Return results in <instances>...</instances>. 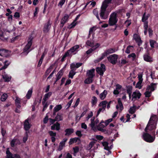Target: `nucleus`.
<instances>
[{
	"mask_svg": "<svg viewBox=\"0 0 158 158\" xmlns=\"http://www.w3.org/2000/svg\"><path fill=\"white\" fill-rule=\"evenodd\" d=\"M8 62L7 60H6L4 62V65L2 66L0 69V70H2L3 69H6L8 65L9 64H6L7 62Z\"/></svg>",
	"mask_w": 158,
	"mask_h": 158,
	"instance_id": "nucleus-53",
	"label": "nucleus"
},
{
	"mask_svg": "<svg viewBox=\"0 0 158 158\" xmlns=\"http://www.w3.org/2000/svg\"><path fill=\"white\" fill-rule=\"evenodd\" d=\"M143 58L144 60L148 62H152L153 61L152 57H151L149 53H146L143 55Z\"/></svg>",
	"mask_w": 158,
	"mask_h": 158,
	"instance_id": "nucleus-15",
	"label": "nucleus"
},
{
	"mask_svg": "<svg viewBox=\"0 0 158 158\" xmlns=\"http://www.w3.org/2000/svg\"><path fill=\"white\" fill-rule=\"evenodd\" d=\"M49 122H50V125L53 124L51 126V129L52 130H56L57 131H59L60 129V124L58 122L54 123L56 121L55 118L54 119L52 118H49Z\"/></svg>",
	"mask_w": 158,
	"mask_h": 158,
	"instance_id": "nucleus-3",
	"label": "nucleus"
},
{
	"mask_svg": "<svg viewBox=\"0 0 158 158\" xmlns=\"http://www.w3.org/2000/svg\"><path fill=\"white\" fill-rule=\"evenodd\" d=\"M32 89H29L26 95V97L28 99H30L31 98V95L32 94Z\"/></svg>",
	"mask_w": 158,
	"mask_h": 158,
	"instance_id": "nucleus-33",
	"label": "nucleus"
},
{
	"mask_svg": "<svg viewBox=\"0 0 158 158\" xmlns=\"http://www.w3.org/2000/svg\"><path fill=\"white\" fill-rule=\"evenodd\" d=\"M88 110L87 109H86L81 114L78 120L77 121V122H78L80 121L81 118L86 113Z\"/></svg>",
	"mask_w": 158,
	"mask_h": 158,
	"instance_id": "nucleus-51",
	"label": "nucleus"
},
{
	"mask_svg": "<svg viewBox=\"0 0 158 158\" xmlns=\"http://www.w3.org/2000/svg\"><path fill=\"white\" fill-rule=\"evenodd\" d=\"M118 102L120 107V110L121 111L123 110L124 108L120 98H119L118 99Z\"/></svg>",
	"mask_w": 158,
	"mask_h": 158,
	"instance_id": "nucleus-35",
	"label": "nucleus"
},
{
	"mask_svg": "<svg viewBox=\"0 0 158 158\" xmlns=\"http://www.w3.org/2000/svg\"><path fill=\"white\" fill-rule=\"evenodd\" d=\"M92 78L88 77V78L85 80V83L88 84L92 83L93 81Z\"/></svg>",
	"mask_w": 158,
	"mask_h": 158,
	"instance_id": "nucleus-45",
	"label": "nucleus"
},
{
	"mask_svg": "<svg viewBox=\"0 0 158 158\" xmlns=\"http://www.w3.org/2000/svg\"><path fill=\"white\" fill-rule=\"evenodd\" d=\"M1 56H3L6 54L8 53V51L4 48H1Z\"/></svg>",
	"mask_w": 158,
	"mask_h": 158,
	"instance_id": "nucleus-39",
	"label": "nucleus"
},
{
	"mask_svg": "<svg viewBox=\"0 0 158 158\" xmlns=\"http://www.w3.org/2000/svg\"><path fill=\"white\" fill-rule=\"evenodd\" d=\"M76 134L78 136L79 138H81L82 136V134H81V131L79 130L77 131H76Z\"/></svg>",
	"mask_w": 158,
	"mask_h": 158,
	"instance_id": "nucleus-60",
	"label": "nucleus"
},
{
	"mask_svg": "<svg viewBox=\"0 0 158 158\" xmlns=\"http://www.w3.org/2000/svg\"><path fill=\"white\" fill-rule=\"evenodd\" d=\"M48 133L51 137H56V133L52 131H49Z\"/></svg>",
	"mask_w": 158,
	"mask_h": 158,
	"instance_id": "nucleus-58",
	"label": "nucleus"
},
{
	"mask_svg": "<svg viewBox=\"0 0 158 158\" xmlns=\"http://www.w3.org/2000/svg\"><path fill=\"white\" fill-rule=\"evenodd\" d=\"M33 39V37L31 35H30L29 37L27 43L24 48L23 52L26 53L27 55L30 52L29 49L32 45Z\"/></svg>",
	"mask_w": 158,
	"mask_h": 158,
	"instance_id": "nucleus-4",
	"label": "nucleus"
},
{
	"mask_svg": "<svg viewBox=\"0 0 158 158\" xmlns=\"http://www.w3.org/2000/svg\"><path fill=\"white\" fill-rule=\"evenodd\" d=\"M98 11L96 9H94L93 11V14L96 16L97 18L99 21H100V18L98 14Z\"/></svg>",
	"mask_w": 158,
	"mask_h": 158,
	"instance_id": "nucleus-32",
	"label": "nucleus"
},
{
	"mask_svg": "<svg viewBox=\"0 0 158 158\" xmlns=\"http://www.w3.org/2000/svg\"><path fill=\"white\" fill-rule=\"evenodd\" d=\"M82 64V63H77L76 64L74 63H73L70 64V68H72L73 69H75L76 70V68H78Z\"/></svg>",
	"mask_w": 158,
	"mask_h": 158,
	"instance_id": "nucleus-20",
	"label": "nucleus"
},
{
	"mask_svg": "<svg viewBox=\"0 0 158 158\" xmlns=\"http://www.w3.org/2000/svg\"><path fill=\"white\" fill-rule=\"evenodd\" d=\"M43 105H44V107L42 110V111L44 112L46 110L47 108L48 107V103L47 102H45V103Z\"/></svg>",
	"mask_w": 158,
	"mask_h": 158,
	"instance_id": "nucleus-63",
	"label": "nucleus"
},
{
	"mask_svg": "<svg viewBox=\"0 0 158 158\" xmlns=\"http://www.w3.org/2000/svg\"><path fill=\"white\" fill-rule=\"evenodd\" d=\"M70 69L71 70L69 73L68 76L69 78L73 79L74 76L76 74V72H75V69H73L72 68Z\"/></svg>",
	"mask_w": 158,
	"mask_h": 158,
	"instance_id": "nucleus-24",
	"label": "nucleus"
},
{
	"mask_svg": "<svg viewBox=\"0 0 158 158\" xmlns=\"http://www.w3.org/2000/svg\"><path fill=\"white\" fill-rule=\"evenodd\" d=\"M115 51V49L113 48H110L106 50L104 53L102 54L101 57L98 59L99 61H100L103 59L105 57L109 54L114 53Z\"/></svg>",
	"mask_w": 158,
	"mask_h": 158,
	"instance_id": "nucleus-5",
	"label": "nucleus"
},
{
	"mask_svg": "<svg viewBox=\"0 0 158 158\" xmlns=\"http://www.w3.org/2000/svg\"><path fill=\"white\" fill-rule=\"evenodd\" d=\"M146 92L144 93L145 97L149 98L151 95L152 92L149 91V90H146Z\"/></svg>",
	"mask_w": 158,
	"mask_h": 158,
	"instance_id": "nucleus-50",
	"label": "nucleus"
},
{
	"mask_svg": "<svg viewBox=\"0 0 158 158\" xmlns=\"http://www.w3.org/2000/svg\"><path fill=\"white\" fill-rule=\"evenodd\" d=\"M157 84L156 83H152L150 85H148L146 90H150L151 92L155 90V88H156V86Z\"/></svg>",
	"mask_w": 158,
	"mask_h": 158,
	"instance_id": "nucleus-17",
	"label": "nucleus"
},
{
	"mask_svg": "<svg viewBox=\"0 0 158 158\" xmlns=\"http://www.w3.org/2000/svg\"><path fill=\"white\" fill-rule=\"evenodd\" d=\"M63 74V72L62 69H61L57 73L56 77L60 79L61 78Z\"/></svg>",
	"mask_w": 158,
	"mask_h": 158,
	"instance_id": "nucleus-36",
	"label": "nucleus"
},
{
	"mask_svg": "<svg viewBox=\"0 0 158 158\" xmlns=\"http://www.w3.org/2000/svg\"><path fill=\"white\" fill-rule=\"evenodd\" d=\"M106 70V66L103 64H101L100 67H98L96 69L97 72L101 76L103 75L104 73Z\"/></svg>",
	"mask_w": 158,
	"mask_h": 158,
	"instance_id": "nucleus-7",
	"label": "nucleus"
},
{
	"mask_svg": "<svg viewBox=\"0 0 158 158\" xmlns=\"http://www.w3.org/2000/svg\"><path fill=\"white\" fill-rule=\"evenodd\" d=\"M108 6V4L103 2L102 4L100 10H106Z\"/></svg>",
	"mask_w": 158,
	"mask_h": 158,
	"instance_id": "nucleus-30",
	"label": "nucleus"
},
{
	"mask_svg": "<svg viewBox=\"0 0 158 158\" xmlns=\"http://www.w3.org/2000/svg\"><path fill=\"white\" fill-rule=\"evenodd\" d=\"M156 118L157 117L156 115H153L151 116L148 123L145 129L144 130L145 132H147L148 130L152 131L156 128V125L153 121H156Z\"/></svg>",
	"mask_w": 158,
	"mask_h": 158,
	"instance_id": "nucleus-1",
	"label": "nucleus"
},
{
	"mask_svg": "<svg viewBox=\"0 0 158 158\" xmlns=\"http://www.w3.org/2000/svg\"><path fill=\"white\" fill-rule=\"evenodd\" d=\"M118 19L117 18L110 17L109 20V25L110 26H112L116 25L118 22Z\"/></svg>",
	"mask_w": 158,
	"mask_h": 158,
	"instance_id": "nucleus-16",
	"label": "nucleus"
},
{
	"mask_svg": "<svg viewBox=\"0 0 158 158\" xmlns=\"http://www.w3.org/2000/svg\"><path fill=\"white\" fill-rule=\"evenodd\" d=\"M118 56L117 54H113L107 57L108 61L111 64L114 65L117 62Z\"/></svg>",
	"mask_w": 158,
	"mask_h": 158,
	"instance_id": "nucleus-6",
	"label": "nucleus"
},
{
	"mask_svg": "<svg viewBox=\"0 0 158 158\" xmlns=\"http://www.w3.org/2000/svg\"><path fill=\"white\" fill-rule=\"evenodd\" d=\"M2 78L4 79V81L6 82H9L11 79V77H8L7 75H2Z\"/></svg>",
	"mask_w": 158,
	"mask_h": 158,
	"instance_id": "nucleus-34",
	"label": "nucleus"
},
{
	"mask_svg": "<svg viewBox=\"0 0 158 158\" xmlns=\"http://www.w3.org/2000/svg\"><path fill=\"white\" fill-rule=\"evenodd\" d=\"M143 27L144 29V35H146L147 34L148 31V25H147V24L143 25Z\"/></svg>",
	"mask_w": 158,
	"mask_h": 158,
	"instance_id": "nucleus-55",
	"label": "nucleus"
},
{
	"mask_svg": "<svg viewBox=\"0 0 158 158\" xmlns=\"http://www.w3.org/2000/svg\"><path fill=\"white\" fill-rule=\"evenodd\" d=\"M51 24L50 23V21L49 20L47 23L44 25L43 29V31L44 33L48 32L50 30Z\"/></svg>",
	"mask_w": 158,
	"mask_h": 158,
	"instance_id": "nucleus-12",
	"label": "nucleus"
},
{
	"mask_svg": "<svg viewBox=\"0 0 158 158\" xmlns=\"http://www.w3.org/2000/svg\"><path fill=\"white\" fill-rule=\"evenodd\" d=\"M127 92V94L132 93V86L131 85L126 86Z\"/></svg>",
	"mask_w": 158,
	"mask_h": 158,
	"instance_id": "nucleus-46",
	"label": "nucleus"
},
{
	"mask_svg": "<svg viewBox=\"0 0 158 158\" xmlns=\"http://www.w3.org/2000/svg\"><path fill=\"white\" fill-rule=\"evenodd\" d=\"M55 119L56 121L59 122L62 120L63 118L61 115L57 114L55 117Z\"/></svg>",
	"mask_w": 158,
	"mask_h": 158,
	"instance_id": "nucleus-29",
	"label": "nucleus"
},
{
	"mask_svg": "<svg viewBox=\"0 0 158 158\" xmlns=\"http://www.w3.org/2000/svg\"><path fill=\"white\" fill-rule=\"evenodd\" d=\"M115 12H116L117 15H122L123 13L125 12V10L123 9H118L116 10Z\"/></svg>",
	"mask_w": 158,
	"mask_h": 158,
	"instance_id": "nucleus-40",
	"label": "nucleus"
},
{
	"mask_svg": "<svg viewBox=\"0 0 158 158\" xmlns=\"http://www.w3.org/2000/svg\"><path fill=\"white\" fill-rule=\"evenodd\" d=\"M52 95V92H48L45 94L42 101L43 104H44V103H45V102H46L47 99L50 98Z\"/></svg>",
	"mask_w": 158,
	"mask_h": 158,
	"instance_id": "nucleus-18",
	"label": "nucleus"
},
{
	"mask_svg": "<svg viewBox=\"0 0 158 158\" xmlns=\"http://www.w3.org/2000/svg\"><path fill=\"white\" fill-rule=\"evenodd\" d=\"M107 103V102L106 101H104L101 102L99 104V106H105V109H106V105Z\"/></svg>",
	"mask_w": 158,
	"mask_h": 158,
	"instance_id": "nucleus-44",
	"label": "nucleus"
},
{
	"mask_svg": "<svg viewBox=\"0 0 158 158\" xmlns=\"http://www.w3.org/2000/svg\"><path fill=\"white\" fill-rule=\"evenodd\" d=\"M136 109V106L135 105H134L132 107H131L129 111V113L131 114H133L135 112Z\"/></svg>",
	"mask_w": 158,
	"mask_h": 158,
	"instance_id": "nucleus-31",
	"label": "nucleus"
},
{
	"mask_svg": "<svg viewBox=\"0 0 158 158\" xmlns=\"http://www.w3.org/2000/svg\"><path fill=\"white\" fill-rule=\"evenodd\" d=\"M102 143L103 146L104 147V149L109 151L110 150L109 147L108 146V143L106 141H104L102 142Z\"/></svg>",
	"mask_w": 158,
	"mask_h": 158,
	"instance_id": "nucleus-28",
	"label": "nucleus"
},
{
	"mask_svg": "<svg viewBox=\"0 0 158 158\" xmlns=\"http://www.w3.org/2000/svg\"><path fill=\"white\" fill-rule=\"evenodd\" d=\"M86 44L87 45L90 47H92L94 45L93 42L89 40H87V41L86 42Z\"/></svg>",
	"mask_w": 158,
	"mask_h": 158,
	"instance_id": "nucleus-61",
	"label": "nucleus"
},
{
	"mask_svg": "<svg viewBox=\"0 0 158 158\" xmlns=\"http://www.w3.org/2000/svg\"><path fill=\"white\" fill-rule=\"evenodd\" d=\"M134 38L136 42L137 43L138 46L139 47L143 42V41L141 40L140 37L135 34L134 35Z\"/></svg>",
	"mask_w": 158,
	"mask_h": 158,
	"instance_id": "nucleus-14",
	"label": "nucleus"
},
{
	"mask_svg": "<svg viewBox=\"0 0 158 158\" xmlns=\"http://www.w3.org/2000/svg\"><path fill=\"white\" fill-rule=\"evenodd\" d=\"M98 130L99 131H100L104 133L105 134H109V132L107 130H106L105 129H103L102 128H101L100 127H98Z\"/></svg>",
	"mask_w": 158,
	"mask_h": 158,
	"instance_id": "nucleus-41",
	"label": "nucleus"
},
{
	"mask_svg": "<svg viewBox=\"0 0 158 158\" xmlns=\"http://www.w3.org/2000/svg\"><path fill=\"white\" fill-rule=\"evenodd\" d=\"M149 42L151 47L152 48H154V45L156 43V41L155 40H150Z\"/></svg>",
	"mask_w": 158,
	"mask_h": 158,
	"instance_id": "nucleus-57",
	"label": "nucleus"
},
{
	"mask_svg": "<svg viewBox=\"0 0 158 158\" xmlns=\"http://www.w3.org/2000/svg\"><path fill=\"white\" fill-rule=\"evenodd\" d=\"M65 2V0H60L58 4V6L61 7L64 4Z\"/></svg>",
	"mask_w": 158,
	"mask_h": 158,
	"instance_id": "nucleus-56",
	"label": "nucleus"
},
{
	"mask_svg": "<svg viewBox=\"0 0 158 158\" xmlns=\"http://www.w3.org/2000/svg\"><path fill=\"white\" fill-rule=\"evenodd\" d=\"M15 105L17 108L20 109L21 107V100L20 98L18 97H16L15 100Z\"/></svg>",
	"mask_w": 158,
	"mask_h": 158,
	"instance_id": "nucleus-23",
	"label": "nucleus"
},
{
	"mask_svg": "<svg viewBox=\"0 0 158 158\" xmlns=\"http://www.w3.org/2000/svg\"><path fill=\"white\" fill-rule=\"evenodd\" d=\"M113 118H109L107 120H105V121L104 122V123L105 124V126H107L110 122H111L113 121Z\"/></svg>",
	"mask_w": 158,
	"mask_h": 158,
	"instance_id": "nucleus-54",
	"label": "nucleus"
},
{
	"mask_svg": "<svg viewBox=\"0 0 158 158\" xmlns=\"http://www.w3.org/2000/svg\"><path fill=\"white\" fill-rule=\"evenodd\" d=\"M67 139H68L67 138L64 139H63V140L61 142H60V143L59 145H60L61 146H65V143L67 140Z\"/></svg>",
	"mask_w": 158,
	"mask_h": 158,
	"instance_id": "nucleus-48",
	"label": "nucleus"
},
{
	"mask_svg": "<svg viewBox=\"0 0 158 158\" xmlns=\"http://www.w3.org/2000/svg\"><path fill=\"white\" fill-rule=\"evenodd\" d=\"M146 13L145 12L143 14L142 17L141 21L142 22L144 23L143 25L147 24V25H148V20L150 15L149 14H147V15H146Z\"/></svg>",
	"mask_w": 158,
	"mask_h": 158,
	"instance_id": "nucleus-10",
	"label": "nucleus"
},
{
	"mask_svg": "<svg viewBox=\"0 0 158 158\" xmlns=\"http://www.w3.org/2000/svg\"><path fill=\"white\" fill-rule=\"evenodd\" d=\"M62 108V106L61 105L59 104L56 106L54 107V110H55V112H58Z\"/></svg>",
	"mask_w": 158,
	"mask_h": 158,
	"instance_id": "nucleus-38",
	"label": "nucleus"
},
{
	"mask_svg": "<svg viewBox=\"0 0 158 158\" xmlns=\"http://www.w3.org/2000/svg\"><path fill=\"white\" fill-rule=\"evenodd\" d=\"M141 95V94L140 92L137 93L136 92H134L132 94V98H138L139 99Z\"/></svg>",
	"mask_w": 158,
	"mask_h": 158,
	"instance_id": "nucleus-25",
	"label": "nucleus"
},
{
	"mask_svg": "<svg viewBox=\"0 0 158 158\" xmlns=\"http://www.w3.org/2000/svg\"><path fill=\"white\" fill-rule=\"evenodd\" d=\"M95 69H94L88 70L87 73V75L91 78H93L95 76Z\"/></svg>",
	"mask_w": 158,
	"mask_h": 158,
	"instance_id": "nucleus-19",
	"label": "nucleus"
},
{
	"mask_svg": "<svg viewBox=\"0 0 158 158\" xmlns=\"http://www.w3.org/2000/svg\"><path fill=\"white\" fill-rule=\"evenodd\" d=\"M7 98V95L6 94H3L1 96V100L2 102H4Z\"/></svg>",
	"mask_w": 158,
	"mask_h": 158,
	"instance_id": "nucleus-37",
	"label": "nucleus"
},
{
	"mask_svg": "<svg viewBox=\"0 0 158 158\" xmlns=\"http://www.w3.org/2000/svg\"><path fill=\"white\" fill-rule=\"evenodd\" d=\"M98 102V99L95 96H93L92 98L91 103L92 106H96Z\"/></svg>",
	"mask_w": 158,
	"mask_h": 158,
	"instance_id": "nucleus-27",
	"label": "nucleus"
},
{
	"mask_svg": "<svg viewBox=\"0 0 158 158\" xmlns=\"http://www.w3.org/2000/svg\"><path fill=\"white\" fill-rule=\"evenodd\" d=\"M48 51V49H47L44 48V52L41 55L40 58L44 59L45 55L47 54Z\"/></svg>",
	"mask_w": 158,
	"mask_h": 158,
	"instance_id": "nucleus-52",
	"label": "nucleus"
},
{
	"mask_svg": "<svg viewBox=\"0 0 158 158\" xmlns=\"http://www.w3.org/2000/svg\"><path fill=\"white\" fill-rule=\"evenodd\" d=\"M95 121H91L90 123V127H91L92 129L94 130V129H95Z\"/></svg>",
	"mask_w": 158,
	"mask_h": 158,
	"instance_id": "nucleus-64",
	"label": "nucleus"
},
{
	"mask_svg": "<svg viewBox=\"0 0 158 158\" xmlns=\"http://www.w3.org/2000/svg\"><path fill=\"white\" fill-rule=\"evenodd\" d=\"M74 152V154L77 153L79 151V148L78 146H75L73 148Z\"/></svg>",
	"mask_w": 158,
	"mask_h": 158,
	"instance_id": "nucleus-62",
	"label": "nucleus"
},
{
	"mask_svg": "<svg viewBox=\"0 0 158 158\" xmlns=\"http://www.w3.org/2000/svg\"><path fill=\"white\" fill-rule=\"evenodd\" d=\"M131 47H133L132 46H128L127 47L126 50H125V52L127 54H129L130 52V48Z\"/></svg>",
	"mask_w": 158,
	"mask_h": 158,
	"instance_id": "nucleus-59",
	"label": "nucleus"
},
{
	"mask_svg": "<svg viewBox=\"0 0 158 158\" xmlns=\"http://www.w3.org/2000/svg\"><path fill=\"white\" fill-rule=\"evenodd\" d=\"M107 94V91L105 90L99 95V97L101 100H103L106 97Z\"/></svg>",
	"mask_w": 158,
	"mask_h": 158,
	"instance_id": "nucleus-26",
	"label": "nucleus"
},
{
	"mask_svg": "<svg viewBox=\"0 0 158 158\" xmlns=\"http://www.w3.org/2000/svg\"><path fill=\"white\" fill-rule=\"evenodd\" d=\"M128 58H130L131 57L132 58V60H134L136 58V56L135 53H132L129 55L128 56Z\"/></svg>",
	"mask_w": 158,
	"mask_h": 158,
	"instance_id": "nucleus-43",
	"label": "nucleus"
},
{
	"mask_svg": "<svg viewBox=\"0 0 158 158\" xmlns=\"http://www.w3.org/2000/svg\"><path fill=\"white\" fill-rule=\"evenodd\" d=\"M103 123H105L104 121L103 120H102L100 123L97 126V128H98V127H100L101 128H102L103 129L106 126L105 125H104L103 124Z\"/></svg>",
	"mask_w": 158,
	"mask_h": 158,
	"instance_id": "nucleus-47",
	"label": "nucleus"
},
{
	"mask_svg": "<svg viewBox=\"0 0 158 158\" xmlns=\"http://www.w3.org/2000/svg\"><path fill=\"white\" fill-rule=\"evenodd\" d=\"M79 48V46L78 45H76L72 47L69 49L71 53L73 55L76 54L78 51Z\"/></svg>",
	"mask_w": 158,
	"mask_h": 158,
	"instance_id": "nucleus-13",
	"label": "nucleus"
},
{
	"mask_svg": "<svg viewBox=\"0 0 158 158\" xmlns=\"http://www.w3.org/2000/svg\"><path fill=\"white\" fill-rule=\"evenodd\" d=\"M146 132V133H144L143 135V138L144 140L148 143L153 142L155 139V131H153L152 132V134L154 135V136H152L151 135L147 133L148 132V131L147 132Z\"/></svg>",
	"mask_w": 158,
	"mask_h": 158,
	"instance_id": "nucleus-2",
	"label": "nucleus"
},
{
	"mask_svg": "<svg viewBox=\"0 0 158 158\" xmlns=\"http://www.w3.org/2000/svg\"><path fill=\"white\" fill-rule=\"evenodd\" d=\"M77 141H80V139L78 137H75L71 138L69 142V145H72L74 143H76Z\"/></svg>",
	"mask_w": 158,
	"mask_h": 158,
	"instance_id": "nucleus-21",
	"label": "nucleus"
},
{
	"mask_svg": "<svg viewBox=\"0 0 158 158\" xmlns=\"http://www.w3.org/2000/svg\"><path fill=\"white\" fill-rule=\"evenodd\" d=\"M142 82V80H140L137 83L135 87L136 88H138L139 89H140L142 88V86L141 84Z\"/></svg>",
	"mask_w": 158,
	"mask_h": 158,
	"instance_id": "nucleus-42",
	"label": "nucleus"
},
{
	"mask_svg": "<svg viewBox=\"0 0 158 158\" xmlns=\"http://www.w3.org/2000/svg\"><path fill=\"white\" fill-rule=\"evenodd\" d=\"M6 156L5 158H21L20 155L17 154H14V157L13 156L12 154L10 152L9 148H7L6 151Z\"/></svg>",
	"mask_w": 158,
	"mask_h": 158,
	"instance_id": "nucleus-9",
	"label": "nucleus"
},
{
	"mask_svg": "<svg viewBox=\"0 0 158 158\" xmlns=\"http://www.w3.org/2000/svg\"><path fill=\"white\" fill-rule=\"evenodd\" d=\"M109 13L106 10H100L99 11V15L100 19L106 20L108 17Z\"/></svg>",
	"mask_w": 158,
	"mask_h": 158,
	"instance_id": "nucleus-8",
	"label": "nucleus"
},
{
	"mask_svg": "<svg viewBox=\"0 0 158 158\" xmlns=\"http://www.w3.org/2000/svg\"><path fill=\"white\" fill-rule=\"evenodd\" d=\"M65 136H69L71 135L72 133L74 132V129L73 128H67L65 130Z\"/></svg>",
	"mask_w": 158,
	"mask_h": 158,
	"instance_id": "nucleus-22",
	"label": "nucleus"
},
{
	"mask_svg": "<svg viewBox=\"0 0 158 158\" xmlns=\"http://www.w3.org/2000/svg\"><path fill=\"white\" fill-rule=\"evenodd\" d=\"M105 110V106H102V108H100L98 111L96 117H97L99 115L101 112H103Z\"/></svg>",
	"mask_w": 158,
	"mask_h": 158,
	"instance_id": "nucleus-49",
	"label": "nucleus"
},
{
	"mask_svg": "<svg viewBox=\"0 0 158 158\" xmlns=\"http://www.w3.org/2000/svg\"><path fill=\"white\" fill-rule=\"evenodd\" d=\"M29 119L27 118L26 119L23 123L24 129L25 131L29 130L31 127V125L29 123Z\"/></svg>",
	"mask_w": 158,
	"mask_h": 158,
	"instance_id": "nucleus-11",
	"label": "nucleus"
}]
</instances>
